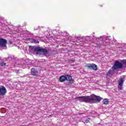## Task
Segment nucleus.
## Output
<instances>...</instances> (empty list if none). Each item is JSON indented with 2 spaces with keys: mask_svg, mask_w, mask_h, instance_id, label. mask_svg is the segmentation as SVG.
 Segmentation results:
<instances>
[{
  "mask_svg": "<svg viewBox=\"0 0 126 126\" xmlns=\"http://www.w3.org/2000/svg\"><path fill=\"white\" fill-rule=\"evenodd\" d=\"M103 100V98L100 96H97L94 94H92L90 96H79L75 98L76 101H79V102H84L85 103H98Z\"/></svg>",
  "mask_w": 126,
  "mask_h": 126,
  "instance_id": "1",
  "label": "nucleus"
},
{
  "mask_svg": "<svg viewBox=\"0 0 126 126\" xmlns=\"http://www.w3.org/2000/svg\"><path fill=\"white\" fill-rule=\"evenodd\" d=\"M34 52H40L42 53L43 55H47V54H48V51L42 47H36L34 49Z\"/></svg>",
  "mask_w": 126,
  "mask_h": 126,
  "instance_id": "2",
  "label": "nucleus"
},
{
  "mask_svg": "<svg viewBox=\"0 0 126 126\" xmlns=\"http://www.w3.org/2000/svg\"><path fill=\"white\" fill-rule=\"evenodd\" d=\"M7 41L6 40L3 38H0V48L5 50L6 49V43Z\"/></svg>",
  "mask_w": 126,
  "mask_h": 126,
  "instance_id": "3",
  "label": "nucleus"
},
{
  "mask_svg": "<svg viewBox=\"0 0 126 126\" xmlns=\"http://www.w3.org/2000/svg\"><path fill=\"white\" fill-rule=\"evenodd\" d=\"M123 63L119 62L118 61H116L113 65V68L118 69V68H122L123 67Z\"/></svg>",
  "mask_w": 126,
  "mask_h": 126,
  "instance_id": "4",
  "label": "nucleus"
},
{
  "mask_svg": "<svg viewBox=\"0 0 126 126\" xmlns=\"http://www.w3.org/2000/svg\"><path fill=\"white\" fill-rule=\"evenodd\" d=\"M87 67H88V68H89V69H91L93 70H97L98 69V66H97V65L95 64H88L86 65Z\"/></svg>",
  "mask_w": 126,
  "mask_h": 126,
  "instance_id": "5",
  "label": "nucleus"
},
{
  "mask_svg": "<svg viewBox=\"0 0 126 126\" xmlns=\"http://www.w3.org/2000/svg\"><path fill=\"white\" fill-rule=\"evenodd\" d=\"M6 92L7 91L5 87L3 86L0 85V95H1V96H3V95H5Z\"/></svg>",
  "mask_w": 126,
  "mask_h": 126,
  "instance_id": "6",
  "label": "nucleus"
},
{
  "mask_svg": "<svg viewBox=\"0 0 126 126\" xmlns=\"http://www.w3.org/2000/svg\"><path fill=\"white\" fill-rule=\"evenodd\" d=\"M124 85V79L121 78L118 81V89L119 90H123V85Z\"/></svg>",
  "mask_w": 126,
  "mask_h": 126,
  "instance_id": "7",
  "label": "nucleus"
},
{
  "mask_svg": "<svg viewBox=\"0 0 126 126\" xmlns=\"http://www.w3.org/2000/svg\"><path fill=\"white\" fill-rule=\"evenodd\" d=\"M116 69H115L113 68V67L108 71V72L107 73V75L109 76H111V75H113L114 73H115V70H116Z\"/></svg>",
  "mask_w": 126,
  "mask_h": 126,
  "instance_id": "8",
  "label": "nucleus"
},
{
  "mask_svg": "<svg viewBox=\"0 0 126 126\" xmlns=\"http://www.w3.org/2000/svg\"><path fill=\"white\" fill-rule=\"evenodd\" d=\"M31 73L32 75H33L34 76H37V74H38V71L35 69V68H32L31 69Z\"/></svg>",
  "mask_w": 126,
  "mask_h": 126,
  "instance_id": "9",
  "label": "nucleus"
},
{
  "mask_svg": "<svg viewBox=\"0 0 126 126\" xmlns=\"http://www.w3.org/2000/svg\"><path fill=\"white\" fill-rule=\"evenodd\" d=\"M59 80L61 82H64L66 80V76H61L59 78Z\"/></svg>",
  "mask_w": 126,
  "mask_h": 126,
  "instance_id": "10",
  "label": "nucleus"
},
{
  "mask_svg": "<svg viewBox=\"0 0 126 126\" xmlns=\"http://www.w3.org/2000/svg\"><path fill=\"white\" fill-rule=\"evenodd\" d=\"M66 80L67 81H71V80H72V77L69 75H66Z\"/></svg>",
  "mask_w": 126,
  "mask_h": 126,
  "instance_id": "11",
  "label": "nucleus"
},
{
  "mask_svg": "<svg viewBox=\"0 0 126 126\" xmlns=\"http://www.w3.org/2000/svg\"><path fill=\"white\" fill-rule=\"evenodd\" d=\"M59 36H65L66 35H67V33L65 32H63L61 31H59Z\"/></svg>",
  "mask_w": 126,
  "mask_h": 126,
  "instance_id": "12",
  "label": "nucleus"
},
{
  "mask_svg": "<svg viewBox=\"0 0 126 126\" xmlns=\"http://www.w3.org/2000/svg\"><path fill=\"white\" fill-rule=\"evenodd\" d=\"M102 103L104 105H108L109 104V99L105 98L102 100Z\"/></svg>",
  "mask_w": 126,
  "mask_h": 126,
  "instance_id": "13",
  "label": "nucleus"
},
{
  "mask_svg": "<svg viewBox=\"0 0 126 126\" xmlns=\"http://www.w3.org/2000/svg\"><path fill=\"white\" fill-rule=\"evenodd\" d=\"M25 63V61L23 60L21 63V64L22 66H23V63H24L25 65H26V64H25V63ZM23 68H25V67H23Z\"/></svg>",
  "mask_w": 126,
  "mask_h": 126,
  "instance_id": "14",
  "label": "nucleus"
},
{
  "mask_svg": "<svg viewBox=\"0 0 126 126\" xmlns=\"http://www.w3.org/2000/svg\"><path fill=\"white\" fill-rule=\"evenodd\" d=\"M0 65L1 66H4L5 65V63L4 62L1 63H0Z\"/></svg>",
  "mask_w": 126,
  "mask_h": 126,
  "instance_id": "15",
  "label": "nucleus"
},
{
  "mask_svg": "<svg viewBox=\"0 0 126 126\" xmlns=\"http://www.w3.org/2000/svg\"><path fill=\"white\" fill-rule=\"evenodd\" d=\"M33 43L34 44H39V41L33 39Z\"/></svg>",
  "mask_w": 126,
  "mask_h": 126,
  "instance_id": "16",
  "label": "nucleus"
},
{
  "mask_svg": "<svg viewBox=\"0 0 126 126\" xmlns=\"http://www.w3.org/2000/svg\"><path fill=\"white\" fill-rule=\"evenodd\" d=\"M86 123H89L90 122V118H88L85 120Z\"/></svg>",
  "mask_w": 126,
  "mask_h": 126,
  "instance_id": "17",
  "label": "nucleus"
},
{
  "mask_svg": "<svg viewBox=\"0 0 126 126\" xmlns=\"http://www.w3.org/2000/svg\"><path fill=\"white\" fill-rule=\"evenodd\" d=\"M123 64L126 65V60H123Z\"/></svg>",
  "mask_w": 126,
  "mask_h": 126,
  "instance_id": "18",
  "label": "nucleus"
},
{
  "mask_svg": "<svg viewBox=\"0 0 126 126\" xmlns=\"http://www.w3.org/2000/svg\"><path fill=\"white\" fill-rule=\"evenodd\" d=\"M21 32H22V30H19V31H18V33H21Z\"/></svg>",
  "mask_w": 126,
  "mask_h": 126,
  "instance_id": "19",
  "label": "nucleus"
},
{
  "mask_svg": "<svg viewBox=\"0 0 126 126\" xmlns=\"http://www.w3.org/2000/svg\"><path fill=\"white\" fill-rule=\"evenodd\" d=\"M110 37H111L110 36H107L106 38H107V39H109V40H111V39H110Z\"/></svg>",
  "mask_w": 126,
  "mask_h": 126,
  "instance_id": "20",
  "label": "nucleus"
},
{
  "mask_svg": "<svg viewBox=\"0 0 126 126\" xmlns=\"http://www.w3.org/2000/svg\"><path fill=\"white\" fill-rule=\"evenodd\" d=\"M34 29V30H37V29H35V28Z\"/></svg>",
  "mask_w": 126,
  "mask_h": 126,
  "instance_id": "21",
  "label": "nucleus"
},
{
  "mask_svg": "<svg viewBox=\"0 0 126 126\" xmlns=\"http://www.w3.org/2000/svg\"><path fill=\"white\" fill-rule=\"evenodd\" d=\"M0 60H1V58H0Z\"/></svg>",
  "mask_w": 126,
  "mask_h": 126,
  "instance_id": "22",
  "label": "nucleus"
}]
</instances>
